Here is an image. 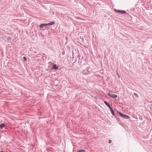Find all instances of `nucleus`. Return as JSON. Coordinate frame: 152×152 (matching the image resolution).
<instances>
[{
    "label": "nucleus",
    "instance_id": "dca6fc26",
    "mask_svg": "<svg viewBox=\"0 0 152 152\" xmlns=\"http://www.w3.org/2000/svg\"><path fill=\"white\" fill-rule=\"evenodd\" d=\"M112 141L111 140H110L109 141V143H112Z\"/></svg>",
    "mask_w": 152,
    "mask_h": 152
},
{
    "label": "nucleus",
    "instance_id": "a211bd4d",
    "mask_svg": "<svg viewBox=\"0 0 152 152\" xmlns=\"http://www.w3.org/2000/svg\"><path fill=\"white\" fill-rule=\"evenodd\" d=\"M151 106H152V104H151Z\"/></svg>",
    "mask_w": 152,
    "mask_h": 152
},
{
    "label": "nucleus",
    "instance_id": "1a4fd4ad",
    "mask_svg": "<svg viewBox=\"0 0 152 152\" xmlns=\"http://www.w3.org/2000/svg\"><path fill=\"white\" fill-rule=\"evenodd\" d=\"M55 22L54 21H52L50 23H48V25H52L55 24Z\"/></svg>",
    "mask_w": 152,
    "mask_h": 152
},
{
    "label": "nucleus",
    "instance_id": "4468645a",
    "mask_svg": "<svg viewBox=\"0 0 152 152\" xmlns=\"http://www.w3.org/2000/svg\"><path fill=\"white\" fill-rule=\"evenodd\" d=\"M107 106L110 108V110H112V108L111 107H110V104L108 105V106Z\"/></svg>",
    "mask_w": 152,
    "mask_h": 152
},
{
    "label": "nucleus",
    "instance_id": "20e7f679",
    "mask_svg": "<svg viewBox=\"0 0 152 152\" xmlns=\"http://www.w3.org/2000/svg\"><path fill=\"white\" fill-rule=\"evenodd\" d=\"M48 25V23H42L40 25L39 27L40 28H43L44 26H45Z\"/></svg>",
    "mask_w": 152,
    "mask_h": 152
},
{
    "label": "nucleus",
    "instance_id": "f03ea898",
    "mask_svg": "<svg viewBox=\"0 0 152 152\" xmlns=\"http://www.w3.org/2000/svg\"><path fill=\"white\" fill-rule=\"evenodd\" d=\"M108 94V95L110 97H112L113 98H116L118 96L117 95L114 94L113 93H109Z\"/></svg>",
    "mask_w": 152,
    "mask_h": 152
},
{
    "label": "nucleus",
    "instance_id": "2eb2a0df",
    "mask_svg": "<svg viewBox=\"0 0 152 152\" xmlns=\"http://www.w3.org/2000/svg\"><path fill=\"white\" fill-rule=\"evenodd\" d=\"M23 58L25 61H26L27 60V58L26 57H23Z\"/></svg>",
    "mask_w": 152,
    "mask_h": 152
},
{
    "label": "nucleus",
    "instance_id": "9b49d317",
    "mask_svg": "<svg viewBox=\"0 0 152 152\" xmlns=\"http://www.w3.org/2000/svg\"><path fill=\"white\" fill-rule=\"evenodd\" d=\"M104 102L105 104H106L107 106H108V105L110 104L106 101H104Z\"/></svg>",
    "mask_w": 152,
    "mask_h": 152
},
{
    "label": "nucleus",
    "instance_id": "6e6552de",
    "mask_svg": "<svg viewBox=\"0 0 152 152\" xmlns=\"http://www.w3.org/2000/svg\"><path fill=\"white\" fill-rule=\"evenodd\" d=\"M5 126V125L4 124H2L0 125V129H2Z\"/></svg>",
    "mask_w": 152,
    "mask_h": 152
},
{
    "label": "nucleus",
    "instance_id": "423d86ee",
    "mask_svg": "<svg viewBox=\"0 0 152 152\" xmlns=\"http://www.w3.org/2000/svg\"><path fill=\"white\" fill-rule=\"evenodd\" d=\"M58 66L56 64H54L53 66V69H58Z\"/></svg>",
    "mask_w": 152,
    "mask_h": 152
},
{
    "label": "nucleus",
    "instance_id": "0eeeda50",
    "mask_svg": "<svg viewBox=\"0 0 152 152\" xmlns=\"http://www.w3.org/2000/svg\"><path fill=\"white\" fill-rule=\"evenodd\" d=\"M111 113L112 114V115H113L116 118V119H117V117L115 115V113H114V111L113 110V109L112 110H111Z\"/></svg>",
    "mask_w": 152,
    "mask_h": 152
},
{
    "label": "nucleus",
    "instance_id": "f3484780",
    "mask_svg": "<svg viewBox=\"0 0 152 152\" xmlns=\"http://www.w3.org/2000/svg\"><path fill=\"white\" fill-rule=\"evenodd\" d=\"M118 75V77H120L119 76V75Z\"/></svg>",
    "mask_w": 152,
    "mask_h": 152
},
{
    "label": "nucleus",
    "instance_id": "f257e3e1",
    "mask_svg": "<svg viewBox=\"0 0 152 152\" xmlns=\"http://www.w3.org/2000/svg\"><path fill=\"white\" fill-rule=\"evenodd\" d=\"M118 113H119V115H120V116L123 118H124L129 119V118H130V117L128 115H125L121 113H120V112H119Z\"/></svg>",
    "mask_w": 152,
    "mask_h": 152
},
{
    "label": "nucleus",
    "instance_id": "9d476101",
    "mask_svg": "<svg viewBox=\"0 0 152 152\" xmlns=\"http://www.w3.org/2000/svg\"><path fill=\"white\" fill-rule=\"evenodd\" d=\"M86 70H84L83 71H82L81 72H80V74H82V75H85V74H84V73H85L86 72Z\"/></svg>",
    "mask_w": 152,
    "mask_h": 152
},
{
    "label": "nucleus",
    "instance_id": "7ed1b4c3",
    "mask_svg": "<svg viewBox=\"0 0 152 152\" xmlns=\"http://www.w3.org/2000/svg\"><path fill=\"white\" fill-rule=\"evenodd\" d=\"M115 11L118 13H120L122 14H125L126 13V12L124 10H115Z\"/></svg>",
    "mask_w": 152,
    "mask_h": 152
},
{
    "label": "nucleus",
    "instance_id": "39448f33",
    "mask_svg": "<svg viewBox=\"0 0 152 152\" xmlns=\"http://www.w3.org/2000/svg\"><path fill=\"white\" fill-rule=\"evenodd\" d=\"M86 72L85 73H84V74H85V75H88V73L90 72V71L89 70V68L88 67H86Z\"/></svg>",
    "mask_w": 152,
    "mask_h": 152
},
{
    "label": "nucleus",
    "instance_id": "ddd939ff",
    "mask_svg": "<svg viewBox=\"0 0 152 152\" xmlns=\"http://www.w3.org/2000/svg\"><path fill=\"white\" fill-rule=\"evenodd\" d=\"M134 95H135V96L137 97V98H139V96L137 94H136V93H134Z\"/></svg>",
    "mask_w": 152,
    "mask_h": 152
},
{
    "label": "nucleus",
    "instance_id": "f8f14e48",
    "mask_svg": "<svg viewBox=\"0 0 152 152\" xmlns=\"http://www.w3.org/2000/svg\"><path fill=\"white\" fill-rule=\"evenodd\" d=\"M85 152V151L84 150H79L77 151V152Z\"/></svg>",
    "mask_w": 152,
    "mask_h": 152
}]
</instances>
